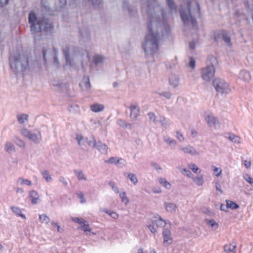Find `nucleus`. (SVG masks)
<instances>
[{"instance_id": "1", "label": "nucleus", "mask_w": 253, "mask_h": 253, "mask_svg": "<svg viewBox=\"0 0 253 253\" xmlns=\"http://www.w3.org/2000/svg\"><path fill=\"white\" fill-rule=\"evenodd\" d=\"M146 6L149 18L148 32L142 44V48L147 56L154 55L158 51L159 41L168 39L170 30L168 22L165 20L160 21L155 14V9H159L157 0H147Z\"/></svg>"}, {"instance_id": "2", "label": "nucleus", "mask_w": 253, "mask_h": 253, "mask_svg": "<svg viewBox=\"0 0 253 253\" xmlns=\"http://www.w3.org/2000/svg\"><path fill=\"white\" fill-rule=\"evenodd\" d=\"M179 14L184 26L197 25L196 18L200 16V8L196 0H181Z\"/></svg>"}, {"instance_id": "3", "label": "nucleus", "mask_w": 253, "mask_h": 253, "mask_svg": "<svg viewBox=\"0 0 253 253\" xmlns=\"http://www.w3.org/2000/svg\"><path fill=\"white\" fill-rule=\"evenodd\" d=\"M28 22L32 35L42 33L46 35H51L54 33V25L53 22L44 17L38 18L33 10L29 13Z\"/></svg>"}, {"instance_id": "4", "label": "nucleus", "mask_w": 253, "mask_h": 253, "mask_svg": "<svg viewBox=\"0 0 253 253\" xmlns=\"http://www.w3.org/2000/svg\"><path fill=\"white\" fill-rule=\"evenodd\" d=\"M9 60L10 68L16 75L29 71L32 66V61L28 54L23 52H10Z\"/></svg>"}, {"instance_id": "5", "label": "nucleus", "mask_w": 253, "mask_h": 253, "mask_svg": "<svg viewBox=\"0 0 253 253\" xmlns=\"http://www.w3.org/2000/svg\"><path fill=\"white\" fill-rule=\"evenodd\" d=\"M57 50L54 47H50L47 44H45L40 48H36L35 54L37 58H42L45 63L47 60H53L55 65L58 66L59 63L57 59Z\"/></svg>"}, {"instance_id": "6", "label": "nucleus", "mask_w": 253, "mask_h": 253, "mask_svg": "<svg viewBox=\"0 0 253 253\" xmlns=\"http://www.w3.org/2000/svg\"><path fill=\"white\" fill-rule=\"evenodd\" d=\"M207 64L209 65L201 70V77L203 80L209 82L214 76V66L217 64V60L214 56H210L208 58Z\"/></svg>"}, {"instance_id": "7", "label": "nucleus", "mask_w": 253, "mask_h": 253, "mask_svg": "<svg viewBox=\"0 0 253 253\" xmlns=\"http://www.w3.org/2000/svg\"><path fill=\"white\" fill-rule=\"evenodd\" d=\"M62 51L66 59V64L70 66L73 65L74 56L80 53L79 47L74 46H66L63 48Z\"/></svg>"}, {"instance_id": "8", "label": "nucleus", "mask_w": 253, "mask_h": 253, "mask_svg": "<svg viewBox=\"0 0 253 253\" xmlns=\"http://www.w3.org/2000/svg\"><path fill=\"white\" fill-rule=\"evenodd\" d=\"M212 85L215 90L219 93L228 94L231 91L229 84L224 80L215 78L212 81Z\"/></svg>"}, {"instance_id": "9", "label": "nucleus", "mask_w": 253, "mask_h": 253, "mask_svg": "<svg viewBox=\"0 0 253 253\" xmlns=\"http://www.w3.org/2000/svg\"><path fill=\"white\" fill-rule=\"evenodd\" d=\"M21 133L36 144L40 143L42 139L41 133L38 130L31 131L26 128H23L21 130Z\"/></svg>"}, {"instance_id": "10", "label": "nucleus", "mask_w": 253, "mask_h": 253, "mask_svg": "<svg viewBox=\"0 0 253 253\" xmlns=\"http://www.w3.org/2000/svg\"><path fill=\"white\" fill-rule=\"evenodd\" d=\"M76 139L80 146L84 145L85 143H87L91 147L95 148L96 147L97 142L95 139L94 136L93 135L91 136V140H88L87 138H84L81 134L77 135Z\"/></svg>"}, {"instance_id": "11", "label": "nucleus", "mask_w": 253, "mask_h": 253, "mask_svg": "<svg viewBox=\"0 0 253 253\" xmlns=\"http://www.w3.org/2000/svg\"><path fill=\"white\" fill-rule=\"evenodd\" d=\"M179 150L183 152L185 154H189L192 156H199L200 155V153L195 148L190 145H188L185 147L179 146Z\"/></svg>"}, {"instance_id": "12", "label": "nucleus", "mask_w": 253, "mask_h": 253, "mask_svg": "<svg viewBox=\"0 0 253 253\" xmlns=\"http://www.w3.org/2000/svg\"><path fill=\"white\" fill-rule=\"evenodd\" d=\"M163 237L164 238V245L165 246H168L170 245L172 241V237L170 230L165 228L162 232Z\"/></svg>"}, {"instance_id": "13", "label": "nucleus", "mask_w": 253, "mask_h": 253, "mask_svg": "<svg viewBox=\"0 0 253 253\" xmlns=\"http://www.w3.org/2000/svg\"><path fill=\"white\" fill-rule=\"evenodd\" d=\"M221 38L228 45H231V38L228 33L223 31H220L215 36L214 39L217 41Z\"/></svg>"}, {"instance_id": "14", "label": "nucleus", "mask_w": 253, "mask_h": 253, "mask_svg": "<svg viewBox=\"0 0 253 253\" xmlns=\"http://www.w3.org/2000/svg\"><path fill=\"white\" fill-rule=\"evenodd\" d=\"M205 120L208 125L210 127H214L216 128L219 127V123L217 118L212 115H209L205 117Z\"/></svg>"}, {"instance_id": "15", "label": "nucleus", "mask_w": 253, "mask_h": 253, "mask_svg": "<svg viewBox=\"0 0 253 253\" xmlns=\"http://www.w3.org/2000/svg\"><path fill=\"white\" fill-rule=\"evenodd\" d=\"M130 111V117L132 119L136 120L139 116L140 107L137 104H131L129 107Z\"/></svg>"}, {"instance_id": "16", "label": "nucleus", "mask_w": 253, "mask_h": 253, "mask_svg": "<svg viewBox=\"0 0 253 253\" xmlns=\"http://www.w3.org/2000/svg\"><path fill=\"white\" fill-rule=\"evenodd\" d=\"M29 196L32 205L37 204L40 200L38 193L35 190L30 191L29 192Z\"/></svg>"}, {"instance_id": "17", "label": "nucleus", "mask_w": 253, "mask_h": 253, "mask_svg": "<svg viewBox=\"0 0 253 253\" xmlns=\"http://www.w3.org/2000/svg\"><path fill=\"white\" fill-rule=\"evenodd\" d=\"M123 8L127 10L130 15L135 16L137 13L136 8L135 7H130L125 0H123Z\"/></svg>"}, {"instance_id": "18", "label": "nucleus", "mask_w": 253, "mask_h": 253, "mask_svg": "<svg viewBox=\"0 0 253 253\" xmlns=\"http://www.w3.org/2000/svg\"><path fill=\"white\" fill-rule=\"evenodd\" d=\"M239 78L245 82H249L251 79L250 73L245 70H243L240 71Z\"/></svg>"}, {"instance_id": "19", "label": "nucleus", "mask_w": 253, "mask_h": 253, "mask_svg": "<svg viewBox=\"0 0 253 253\" xmlns=\"http://www.w3.org/2000/svg\"><path fill=\"white\" fill-rule=\"evenodd\" d=\"M155 219L152 220V223L159 227H163L166 225V222L160 215L155 216Z\"/></svg>"}, {"instance_id": "20", "label": "nucleus", "mask_w": 253, "mask_h": 253, "mask_svg": "<svg viewBox=\"0 0 253 253\" xmlns=\"http://www.w3.org/2000/svg\"><path fill=\"white\" fill-rule=\"evenodd\" d=\"M169 82L171 85L175 87L179 84V79L177 75L171 74L169 78Z\"/></svg>"}, {"instance_id": "21", "label": "nucleus", "mask_w": 253, "mask_h": 253, "mask_svg": "<svg viewBox=\"0 0 253 253\" xmlns=\"http://www.w3.org/2000/svg\"><path fill=\"white\" fill-rule=\"evenodd\" d=\"M225 137L226 138L229 139L231 141H232V142H233L234 143L238 144V143H240L241 138L239 136H238L233 133H226L225 135Z\"/></svg>"}, {"instance_id": "22", "label": "nucleus", "mask_w": 253, "mask_h": 253, "mask_svg": "<svg viewBox=\"0 0 253 253\" xmlns=\"http://www.w3.org/2000/svg\"><path fill=\"white\" fill-rule=\"evenodd\" d=\"M166 3L169 6L170 12L172 14L173 13H176L177 12V5L175 3L173 0H166Z\"/></svg>"}, {"instance_id": "23", "label": "nucleus", "mask_w": 253, "mask_h": 253, "mask_svg": "<svg viewBox=\"0 0 253 253\" xmlns=\"http://www.w3.org/2000/svg\"><path fill=\"white\" fill-rule=\"evenodd\" d=\"M95 148L102 154H106L107 152V146L100 141L97 142Z\"/></svg>"}, {"instance_id": "24", "label": "nucleus", "mask_w": 253, "mask_h": 253, "mask_svg": "<svg viewBox=\"0 0 253 253\" xmlns=\"http://www.w3.org/2000/svg\"><path fill=\"white\" fill-rule=\"evenodd\" d=\"M80 33L83 40L86 41L90 39V32L87 28L80 30Z\"/></svg>"}, {"instance_id": "25", "label": "nucleus", "mask_w": 253, "mask_h": 253, "mask_svg": "<svg viewBox=\"0 0 253 253\" xmlns=\"http://www.w3.org/2000/svg\"><path fill=\"white\" fill-rule=\"evenodd\" d=\"M164 206L168 212H175L176 211L177 206L174 203H165Z\"/></svg>"}, {"instance_id": "26", "label": "nucleus", "mask_w": 253, "mask_h": 253, "mask_svg": "<svg viewBox=\"0 0 253 253\" xmlns=\"http://www.w3.org/2000/svg\"><path fill=\"white\" fill-rule=\"evenodd\" d=\"M236 245L235 244H226L224 247V251L226 253H235Z\"/></svg>"}, {"instance_id": "27", "label": "nucleus", "mask_w": 253, "mask_h": 253, "mask_svg": "<svg viewBox=\"0 0 253 253\" xmlns=\"http://www.w3.org/2000/svg\"><path fill=\"white\" fill-rule=\"evenodd\" d=\"M104 108V105L98 103H95L90 106L91 110L95 113L102 111Z\"/></svg>"}, {"instance_id": "28", "label": "nucleus", "mask_w": 253, "mask_h": 253, "mask_svg": "<svg viewBox=\"0 0 253 253\" xmlns=\"http://www.w3.org/2000/svg\"><path fill=\"white\" fill-rule=\"evenodd\" d=\"M4 149L9 154H11L15 151L14 145L11 142L9 141L6 142Z\"/></svg>"}, {"instance_id": "29", "label": "nucleus", "mask_w": 253, "mask_h": 253, "mask_svg": "<svg viewBox=\"0 0 253 253\" xmlns=\"http://www.w3.org/2000/svg\"><path fill=\"white\" fill-rule=\"evenodd\" d=\"M11 210L14 213H15L18 216L22 217L23 219H26L25 215L24 214L22 213L21 209L19 207L12 206L11 207Z\"/></svg>"}, {"instance_id": "30", "label": "nucleus", "mask_w": 253, "mask_h": 253, "mask_svg": "<svg viewBox=\"0 0 253 253\" xmlns=\"http://www.w3.org/2000/svg\"><path fill=\"white\" fill-rule=\"evenodd\" d=\"M76 176L79 180H86V178L83 173V170L81 169H75L74 170Z\"/></svg>"}, {"instance_id": "31", "label": "nucleus", "mask_w": 253, "mask_h": 253, "mask_svg": "<svg viewBox=\"0 0 253 253\" xmlns=\"http://www.w3.org/2000/svg\"><path fill=\"white\" fill-rule=\"evenodd\" d=\"M206 223L210 226L213 229L216 230L218 227V223L213 219H205Z\"/></svg>"}, {"instance_id": "32", "label": "nucleus", "mask_w": 253, "mask_h": 253, "mask_svg": "<svg viewBox=\"0 0 253 253\" xmlns=\"http://www.w3.org/2000/svg\"><path fill=\"white\" fill-rule=\"evenodd\" d=\"M104 57L101 55L96 54L93 56V61L95 65H98L103 62Z\"/></svg>"}, {"instance_id": "33", "label": "nucleus", "mask_w": 253, "mask_h": 253, "mask_svg": "<svg viewBox=\"0 0 253 253\" xmlns=\"http://www.w3.org/2000/svg\"><path fill=\"white\" fill-rule=\"evenodd\" d=\"M159 183L162 185L164 187L168 189H170L171 188V184L165 178H159Z\"/></svg>"}, {"instance_id": "34", "label": "nucleus", "mask_w": 253, "mask_h": 253, "mask_svg": "<svg viewBox=\"0 0 253 253\" xmlns=\"http://www.w3.org/2000/svg\"><path fill=\"white\" fill-rule=\"evenodd\" d=\"M17 184L30 186L32 184V182L28 179H25L22 177H20L17 179Z\"/></svg>"}, {"instance_id": "35", "label": "nucleus", "mask_w": 253, "mask_h": 253, "mask_svg": "<svg viewBox=\"0 0 253 253\" xmlns=\"http://www.w3.org/2000/svg\"><path fill=\"white\" fill-rule=\"evenodd\" d=\"M17 120L19 124H22L25 123L26 121L28 120V116L25 114L18 115L17 116Z\"/></svg>"}, {"instance_id": "36", "label": "nucleus", "mask_w": 253, "mask_h": 253, "mask_svg": "<svg viewBox=\"0 0 253 253\" xmlns=\"http://www.w3.org/2000/svg\"><path fill=\"white\" fill-rule=\"evenodd\" d=\"M163 140L165 142L170 145L175 146L177 144V142L175 140L170 138L169 136L167 135L163 137Z\"/></svg>"}, {"instance_id": "37", "label": "nucleus", "mask_w": 253, "mask_h": 253, "mask_svg": "<svg viewBox=\"0 0 253 253\" xmlns=\"http://www.w3.org/2000/svg\"><path fill=\"white\" fill-rule=\"evenodd\" d=\"M226 204H227V207L228 208H230L232 210H236L239 208V206L232 201L227 200L226 201Z\"/></svg>"}, {"instance_id": "38", "label": "nucleus", "mask_w": 253, "mask_h": 253, "mask_svg": "<svg viewBox=\"0 0 253 253\" xmlns=\"http://www.w3.org/2000/svg\"><path fill=\"white\" fill-rule=\"evenodd\" d=\"M39 220L41 222L48 224L50 221V218L45 214L40 215Z\"/></svg>"}, {"instance_id": "39", "label": "nucleus", "mask_w": 253, "mask_h": 253, "mask_svg": "<svg viewBox=\"0 0 253 253\" xmlns=\"http://www.w3.org/2000/svg\"><path fill=\"white\" fill-rule=\"evenodd\" d=\"M41 174L47 182H49L52 180V177L49 175L48 170H44L43 171H41Z\"/></svg>"}, {"instance_id": "40", "label": "nucleus", "mask_w": 253, "mask_h": 253, "mask_svg": "<svg viewBox=\"0 0 253 253\" xmlns=\"http://www.w3.org/2000/svg\"><path fill=\"white\" fill-rule=\"evenodd\" d=\"M127 177L134 185H136L137 183L138 179L135 174L131 172L128 173L127 174Z\"/></svg>"}, {"instance_id": "41", "label": "nucleus", "mask_w": 253, "mask_h": 253, "mask_svg": "<svg viewBox=\"0 0 253 253\" xmlns=\"http://www.w3.org/2000/svg\"><path fill=\"white\" fill-rule=\"evenodd\" d=\"M103 211L110 215L114 219H117L119 217V215L115 211H110L107 209L103 210Z\"/></svg>"}, {"instance_id": "42", "label": "nucleus", "mask_w": 253, "mask_h": 253, "mask_svg": "<svg viewBox=\"0 0 253 253\" xmlns=\"http://www.w3.org/2000/svg\"><path fill=\"white\" fill-rule=\"evenodd\" d=\"M193 180L198 186L202 185L204 182L203 177L202 176L194 177L193 178Z\"/></svg>"}, {"instance_id": "43", "label": "nucleus", "mask_w": 253, "mask_h": 253, "mask_svg": "<svg viewBox=\"0 0 253 253\" xmlns=\"http://www.w3.org/2000/svg\"><path fill=\"white\" fill-rule=\"evenodd\" d=\"M120 197L121 199V201L123 203L126 205L129 202V200L126 196V193L125 192L120 193Z\"/></svg>"}, {"instance_id": "44", "label": "nucleus", "mask_w": 253, "mask_h": 253, "mask_svg": "<svg viewBox=\"0 0 253 253\" xmlns=\"http://www.w3.org/2000/svg\"><path fill=\"white\" fill-rule=\"evenodd\" d=\"M81 228L84 231H90L91 229L89 227V225L88 222L85 220V221L81 225Z\"/></svg>"}, {"instance_id": "45", "label": "nucleus", "mask_w": 253, "mask_h": 253, "mask_svg": "<svg viewBox=\"0 0 253 253\" xmlns=\"http://www.w3.org/2000/svg\"><path fill=\"white\" fill-rule=\"evenodd\" d=\"M83 80L84 81H83L82 84H83L87 89L90 88L91 85L89 82V77H84Z\"/></svg>"}, {"instance_id": "46", "label": "nucleus", "mask_w": 253, "mask_h": 253, "mask_svg": "<svg viewBox=\"0 0 253 253\" xmlns=\"http://www.w3.org/2000/svg\"><path fill=\"white\" fill-rule=\"evenodd\" d=\"M77 196L79 198H80L81 199V203L82 204H84L86 203V200L84 198V194L83 193V192H79L77 193Z\"/></svg>"}, {"instance_id": "47", "label": "nucleus", "mask_w": 253, "mask_h": 253, "mask_svg": "<svg viewBox=\"0 0 253 253\" xmlns=\"http://www.w3.org/2000/svg\"><path fill=\"white\" fill-rule=\"evenodd\" d=\"M244 179L247 182H249L252 187H253V178H252L249 174H246L243 176Z\"/></svg>"}, {"instance_id": "48", "label": "nucleus", "mask_w": 253, "mask_h": 253, "mask_svg": "<svg viewBox=\"0 0 253 253\" xmlns=\"http://www.w3.org/2000/svg\"><path fill=\"white\" fill-rule=\"evenodd\" d=\"M109 185L111 187L112 189L116 193H119V188L116 186L115 183L113 181H110L109 182Z\"/></svg>"}, {"instance_id": "49", "label": "nucleus", "mask_w": 253, "mask_h": 253, "mask_svg": "<svg viewBox=\"0 0 253 253\" xmlns=\"http://www.w3.org/2000/svg\"><path fill=\"white\" fill-rule=\"evenodd\" d=\"M188 166L189 168L195 173H197L199 170V169L195 164H190Z\"/></svg>"}, {"instance_id": "50", "label": "nucleus", "mask_w": 253, "mask_h": 253, "mask_svg": "<svg viewBox=\"0 0 253 253\" xmlns=\"http://www.w3.org/2000/svg\"><path fill=\"white\" fill-rule=\"evenodd\" d=\"M159 94L161 96L165 97L166 99H170L171 96V94L170 92L165 91L159 93Z\"/></svg>"}, {"instance_id": "51", "label": "nucleus", "mask_w": 253, "mask_h": 253, "mask_svg": "<svg viewBox=\"0 0 253 253\" xmlns=\"http://www.w3.org/2000/svg\"><path fill=\"white\" fill-rule=\"evenodd\" d=\"M212 170L214 171V173L216 175V176L218 177L219 176L220 174L221 173L222 170L218 168H216L215 167H212Z\"/></svg>"}, {"instance_id": "52", "label": "nucleus", "mask_w": 253, "mask_h": 253, "mask_svg": "<svg viewBox=\"0 0 253 253\" xmlns=\"http://www.w3.org/2000/svg\"><path fill=\"white\" fill-rule=\"evenodd\" d=\"M196 61L193 57H189V66L192 69H194L195 67Z\"/></svg>"}, {"instance_id": "53", "label": "nucleus", "mask_w": 253, "mask_h": 253, "mask_svg": "<svg viewBox=\"0 0 253 253\" xmlns=\"http://www.w3.org/2000/svg\"><path fill=\"white\" fill-rule=\"evenodd\" d=\"M126 122L122 119H119L117 121V124L120 126L125 127L126 125Z\"/></svg>"}, {"instance_id": "54", "label": "nucleus", "mask_w": 253, "mask_h": 253, "mask_svg": "<svg viewBox=\"0 0 253 253\" xmlns=\"http://www.w3.org/2000/svg\"><path fill=\"white\" fill-rule=\"evenodd\" d=\"M72 220L81 225L85 221V220L83 218L79 217H73Z\"/></svg>"}, {"instance_id": "55", "label": "nucleus", "mask_w": 253, "mask_h": 253, "mask_svg": "<svg viewBox=\"0 0 253 253\" xmlns=\"http://www.w3.org/2000/svg\"><path fill=\"white\" fill-rule=\"evenodd\" d=\"M148 116L151 121L155 123L156 122V116L155 114L153 112H149L148 114Z\"/></svg>"}, {"instance_id": "56", "label": "nucleus", "mask_w": 253, "mask_h": 253, "mask_svg": "<svg viewBox=\"0 0 253 253\" xmlns=\"http://www.w3.org/2000/svg\"><path fill=\"white\" fill-rule=\"evenodd\" d=\"M176 138L180 142L183 141L184 140V136H183V135L182 134V133L180 131H177L176 132Z\"/></svg>"}, {"instance_id": "57", "label": "nucleus", "mask_w": 253, "mask_h": 253, "mask_svg": "<svg viewBox=\"0 0 253 253\" xmlns=\"http://www.w3.org/2000/svg\"><path fill=\"white\" fill-rule=\"evenodd\" d=\"M181 172L183 174L186 175L188 177H190L192 175V173H191V171L187 169H185V168L183 169L182 170Z\"/></svg>"}, {"instance_id": "58", "label": "nucleus", "mask_w": 253, "mask_h": 253, "mask_svg": "<svg viewBox=\"0 0 253 253\" xmlns=\"http://www.w3.org/2000/svg\"><path fill=\"white\" fill-rule=\"evenodd\" d=\"M117 158L112 157H110L108 160L106 161L105 162L107 163L117 164Z\"/></svg>"}, {"instance_id": "59", "label": "nucleus", "mask_w": 253, "mask_h": 253, "mask_svg": "<svg viewBox=\"0 0 253 253\" xmlns=\"http://www.w3.org/2000/svg\"><path fill=\"white\" fill-rule=\"evenodd\" d=\"M159 121L164 126H166L169 125V123L165 117H161Z\"/></svg>"}, {"instance_id": "60", "label": "nucleus", "mask_w": 253, "mask_h": 253, "mask_svg": "<svg viewBox=\"0 0 253 253\" xmlns=\"http://www.w3.org/2000/svg\"><path fill=\"white\" fill-rule=\"evenodd\" d=\"M148 229L152 233H156L157 232V230L155 228L154 226L152 224H149L147 226Z\"/></svg>"}, {"instance_id": "61", "label": "nucleus", "mask_w": 253, "mask_h": 253, "mask_svg": "<svg viewBox=\"0 0 253 253\" xmlns=\"http://www.w3.org/2000/svg\"><path fill=\"white\" fill-rule=\"evenodd\" d=\"M126 161L122 158L117 159V164L121 165V167H123L125 165Z\"/></svg>"}, {"instance_id": "62", "label": "nucleus", "mask_w": 253, "mask_h": 253, "mask_svg": "<svg viewBox=\"0 0 253 253\" xmlns=\"http://www.w3.org/2000/svg\"><path fill=\"white\" fill-rule=\"evenodd\" d=\"M243 163L244 164L246 168L248 169L251 167V163L250 161L248 160H243Z\"/></svg>"}, {"instance_id": "63", "label": "nucleus", "mask_w": 253, "mask_h": 253, "mask_svg": "<svg viewBox=\"0 0 253 253\" xmlns=\"http://www.w3.org/2000/svg\"><path fill=\"white\" fill-rule=\"evenodd\" d=\"M151 165L156 170H162L161 166L157 163H152Z\"/></svg>"}, {"instance_id": "64", "label": "nucleus", "mask_w": 253, "mask_h": 253, "mask_svg": "<svg viewBox=\"0 0 253 253\" xmlns=\"http://www.w3.org/2000/svg\"><path fill=\"white\" fill-rule=\"evenodd\" d=\"M59 180L65 186H66L68 185V182H67V181L66 180L65 178L64 177H63V176L60 177Z\"/></svg>"}]
</instances>
